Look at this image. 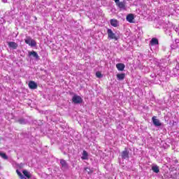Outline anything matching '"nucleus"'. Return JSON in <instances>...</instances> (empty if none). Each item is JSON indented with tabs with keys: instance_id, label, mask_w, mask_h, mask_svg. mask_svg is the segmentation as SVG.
Masks as SVG:
<instances>
[{
	"instance_id": "obj_2",
	"label": "nucleus",
	"mask_w": 179,
	"mask_h": 179,
	"mask_svg": "<svg viewBox=\"0 0 179 179\" xmlns=\"http://www.w3.org/2000/svg\"><path fill=\"white\" fill-rule=\"evenodd\" d=\"M60 164L61 170L62 171H66L67 170H69V164H68V162H66L65 159H60Z\"/></svg>"
},
{
	"instance_id": "obj_17",
	"label": "nucleus",
	"mask_w": 179,
	"mask_h": 179,
	"mask_svg": "<svg viewBox=\"0 0 179 179\" xmlns=\"http://www.w3.org/2000/svg\"><path fill=\"white\" fill-rule=\"evenodd\" d=\"M117 80H124V79H125V73H118L117 74Z\"/></svg>"
},
{
	"instance_id": "obj_5",
	"label": "nucleus",
	"mask_w": 179,
	"mask_h": 179,
	"mask_svg": "<svg viewBox=\"0 0 179 179\" xmlns=\"http://www.w3.org/2000/svg\"><path fill=\"white\" fill-rule=\"evenodd\" d=\"M108 37L110 40H118V38L115 36V34L113 32V30L108 29L107 30Z\"/></svg>"
},
{
	"instance_id": "obj_24",
	"label": "nucleus",
	"mask_w": 179,
	"mask_h": 179,
	"mask_svg": "<svg viewBox=\"0 0 179 179\" xmlns=\"http://www.w3.org/2000/svg\"><path fill=\"white\" fill-rule=\"evenodd\" d=\"M64 155H66V152H64Z\"/></svg>"
},
{
	"instance_id": "obj_6",
	"label": "nucleus",
	"mask_w": 179,
	"mask_h": 179,
	"mask_svg": "<svg viewBox=\"0 0 179 179\" xmlns=\"http://www.w3.org/2000/svg\"><path fill=\"white\" fill-rule=\"evenodd\" d=\"M152 124H154L155 127H162V122L159 119H157L155 116L152 117Z\"/></svg>"
},
{
	"instance_id": "obj_11",
	"label": "nucleus",
	"mask_w": 179,
	"mask_h": 179,
	"mask_svg": "<svg viewBox=\"0 0 179 179\" xmlns=\"http://www.w3.org/2000/svg\"><path fill=\"white\" fill-rule=\"evenodd\" d=\"M17 122H18V124H20L21 125H26V124H27V122H29V121H27V120L21 117L19 118L16 120Z\"/></svg>"
},
{
	"instance_id": "obj_3",
	"label": "nucleus",
	"mask_w": 179,
	"mask_h": 179,
	"mask_svg": "<svg viewBox=\"0 0 179 179\" xmlns=\"http://www.w3.org/2000/svg\"><path fill=\"white\" fill-rule=\"evenodd\" d=\"M114 1L116 3L117 6L121 10H127V6H125V1H120V0H114Z\"/></svg>"
},
{
	"instance_id": "obj_10",
	"label": "nucleus",
	"mask_w": 179,
	"mask_h": 179,
	"mask_svg": "<svg viewBox=\"0 0 179 179\" xmlns=\"http://www.w3.org/2000/svg\"><path fill=\"white\" fill-rule=\"evenodd\" d=\"M134 19H135L134 14H128L126 17V20L129 22V23H134Z\"/></svg>"
},
{
	"instance_id": "obj_15",
	"label": "nucleus",
	"mask_w": 179,
	"mask_h": 179,
	"mask_svg": "<svg viewBox=\"0 0 179 179\" xmlns=\"http://www.w3.org/2000/svg\"><path fill=\"white\" fill-rule=\"evenodd\" d=\"M82 160H88L89 159V154L86 150L83 152V156L81 157Z\"/></svg>"
},
{
	"instance_id": "obj_12",
	"label": "nucleus",
	"mask_w": 179,
	"mask_h": 179,
	"mask_svg": "<svg viewBox=\"0 0 179 179\" xmlns=\"http://www.w3.org/2000/svg\"><path fill=\"white\" fill-rule=\"evenodd\" d=\"M29 89H37L38 85L34 81H29Z\"/></svg>"
},
{
	"instance_id": "obj_7",
	"label": "nucleus",
	"mask_w": 179,
	"mask_h": 179,
	"mask_svg": "<svg viewBox=\"0 0 179 179\" xmlns=\"http://www.w3.org/2000/svg\"><path fill=\"white\" fill-rule=\"evenodd\" d=\"M8 45L9 48H12L13 50H16L19 47V45L13 41L8 42Z\"/></svg>"
},
{
	"instance_id": "obj_20",
	"label": "nucleus",
	"mask_w": 179,
	"mask_h": 179,
	"mask_svg": "<svg viewBox=\"0 0 179 179\" xmlns=\"http://www.w3.org/2000/svg\"><path fill=\"white\" fill-rule=\"evenodd\" d=\"M0 156L2 157V159H4V160H8V155L3 152H0Z\"/></svg>"
},
{
	"instance_id": "obj_4",
	"label": "nucleus",
	"mask_w": 179,
	"mask_h": 179,
	"mask_svg": "<svg viewBox=\"0 0 179 179\" xmlns=\"http://www.w3.org/2000/svg\"><path fill=\"white\" fill-rule=\"evenodd\" d=\"M28 56L32 58H34L36 61H40V56H38V54L37 53V52L34 50L29 52Z\"/></svg>"
},
{
	"instance_id": "obj_16",
	"label": "nucleus",
	"mask_w": 179,
	"mask_h": 179,
	"mask_svg": "<svg viewBox=\"0 0 179 179\" xmlns=\"http://www.w3.org/2000/svg\"><path fill=\"white\" fill-rule=\"evenodd\" d=\"M22 173H23V174H24V177H25V178H28V179H29V178H31V173H29V171H26V170H24L23 171H22Z\"/></svg>"
},
{
	"instance_id": "obj_13",
	"label": "nucleus",
	"mask_w": 179,
	"mask_h": 179,
	"mask_svg": "<svg viewBox=\"0 0 179 179\" xmlns=\"http://www.w3.org/2000/svg\"><path fill=\"white\" fill-rule=\"evenodd\" d=\"M159 40L156 38H152L150 42V45H158Z\"/></svg>"
},
{
	"instance_id": "obj_14",
	"label": "nucleus",
	"mask_w": 179,
	"mask_h": 179,
	"mask_svg": "<svg viewBox=\"0 0 179 179\" xmlns=\"http://www.w3.org/2000/svg\"><path fill=\"white\" fill-rule=\"evenodd\" d=\"M116 68L119 71H124V69H125V64L122 63H118L116 64Z\"/></svg>"
},
{
	"instance_id": "obj_1",
	"label": "nucleus",
	"mask_w": 179,
	"mask_h": 179,
	"mask_svg": "<svg viewBox=\"0 0 179 179\" xmlns=\"http://www.w3.org/2000/svg\"><path fill=\"white\" fill-rule=\"evenodd\" d=\"M72 103L73 104H82L83 103V99L78 94H74L72 97Z\"/></svg>"
},
{
	"instance_id": "obj_23",
	"label": "nucleus",
	"mask_w": 179,
	"mask_h": 179,
	"mask_svg": "<svg viewBox=\"0 0 179 179\" xmlns=\"http://www.w3.org/2000/svg\"><path fill=\"white\" fill-rule=\"evenodd\" d=\"M96 78H102L103 77V76L101 75V73H100V72H96Z\"/></svg>"
},
{
	"instance_id": "obj_18",
	"label": "nucleus",
	"mask_w": 179,
	"mask_h": 179,
	"mask_svg": "<svg viewBox=\"0 0 179 179\" xmlns=\"http://www.w3.org/2000/svg\"><path fill=\"white\" fill-rule=\"evenodd\" d=\"M152 170L154 173H159L160 172V169H159L157 165H154L152 166Z\"/></svg>"
},
{
	"instance_id": "obj_22",
	"label": "nucleus",
	"mask_w": 179,
	"mask_h": 179,
	"mask_svg": "<svg viewBox=\"0 0 179 179\" xmlns=\"http://www.w3.org/2000/svg\"><path fill=\"white\" fill-rule=\"evenodd\" d=\"M29 45H30V47H36V45H37V43L36 42V41L32 39Z\"/></svg>"
},
{
	"instance_id": "obj_8",
	"label": "nucleus",
	"mask_w": 179,
	"mask_h": 179,
	"mask_svg": "<svg viewBox=\"0 0 179 179\" xmlns=\"http://www.w3.org/2000/svg\"><path fill=\"white\" fill-rule=\"evenodd\" d=\"M121 156H122V159L123 160L129 159V152H128V150H125L122 151Z\"/></svg>"
},
{
	"instance_id": "obj_19",
	"label": "nucleus",
	"mask_w": 179,
	"mask_h": 179,
	"mask_svg": "<svg viewBox=\"0 0 179 179\" xmlns=\"http://www.w3.org/2000/svg\"><path fill=\"white\" fill-rule=\"evenodd\" d=\"M33 39H31V37L27 36V38L24 40L26 44H28V45H30V43L31 42Z\"/></svg>"
},
{
	"instance_id": "obj_9",
	"label": "nucleus",
	"mask_w": 179,
	"mask_h": 179,
	"mask_svg": "<svg viewBox=\"0 0 179 179\" xmlns=\"http://www.w3.org/2000/svg\"><path fill=\"white\" fill-rule=\"evenodd\" d=\"M110 23L113 27H118L120 26V22L115 19H111Z\"/></svg>"
},
{
	"instance_id": "obj_21",
	"label": "nucleus",
	"mask_w": 179,
	"mask_h": 179,
	"mask_svg": "<svg viewBox=\"0 0 179 179\" xmlns=\"http://www.w3.org/2000/svg\"><path fill=\"white\" fill-rule=\"evenodd\" d=\"M85 172L87 173V174H92L93 173V170H92L90 168H85Z\"/></svg>"
}]
</instances>
